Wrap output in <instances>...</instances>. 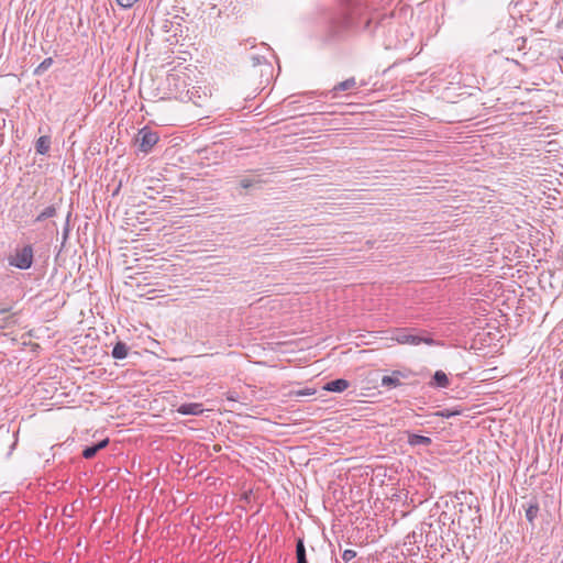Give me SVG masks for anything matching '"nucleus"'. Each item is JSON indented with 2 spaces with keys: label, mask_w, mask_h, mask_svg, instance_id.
Masks as SVG:
<instances>
[{
  "label": "nucleus",
  "mask_w": 563,
  "mask_h": 563,
  "mask_svg": "<svg viewBox=\"0 0 563 563\" xmlns=\"http://www.w3.org/2000/svg\"><path fill=\"white\" fill-rule=\"evenodd\" d=\"M366 5L362 0H344L340 13L332 21L335 32L353 27L361 23Z\"/></svg>",
  "instance_id": "obj_1"
},
{
  "label": "nucleus",
  "mask_w": 563,
  "mask_h": 563,
  "mask_svg": "<svg viewBox=\"0 0 563 563\" xmlns=\"http://www.w3.org/2000/svg\"><path fill=\"white\" fill-rule=\"evenodd\" d=\"M394 340L399 344L419 345L424 343L427 345H434L437 341L429 335L418 333L416 329H397L394 333Z\"/></svg>",
  "instance_id": "obj_2"
},
{
  "label": "nucleus",
  "mask_w": 563,
  "mask_h": 563,
  "mask_svg": "<svg viewBox=\"0 0 563 563\" xmlns=\"http://www.w3.org/2000/svg\"><path fill=\"white\" fill-rule=\"evenodd\" d=\"M34 262V250L31 244L15 249L14 253L8 257V263L21 271L32 267Z\"/></svg>",
  "instance_id": "obj_3"
},
{
  "label": "nucleus",
  "mask_w": 563,
  "mask_h": 563,
  "mask_svg": "<svg viewBox=\"0 0 563 563\" xmlns=\"http://www.w3.org/2000/svg\"><path fill=\"white\" fill-rule=\"evenodd\" d=\"M158 141V133L148 126H144L139 130V133L135 137V143L139 145V151L144 154L152 152L153 147L157 144Z\"/></svg>",
  "instance_id": "obj_4"
},
{
  "label": "nucleus",
  "mask_w": 563,
  "mask_h": 563,
  "mask_svg": "<svg viewBox=\"0 0 563 563\" xmlns=\"http://www.w3.org/2000/svg\"><path fill=\"white\" fill-rule=\"evenodd\" d=\"M207 93L201 91V87L189 86L188 89L177 91L176 99L181 102H192L197 107H202L207 99Z\"/></svg>",
  "instance_id": "obj_5"
},
{
  "label": "nucleus",
  "mask_w": 563,
  "mask_h": 563,
  "mask_svg": "<svg viewBox=\"0 0 563 563\" xmlns=\"http://www.w3.org/2000/svg\"><path fill=\"white\" fill-rule=\"evenodd\" d=\"M190 78L187 74H169L167 76L168 89L170 93L174 95L176 99L177 91L179 92L181 89H188L190 86Z\"/></svg>",
  "instance_id": "obj_6"
},
{
  "label": "nucleus",
  "mask_w": 563,
  "mask_h": 563,
  "mask_svg": "<svg viewBox=\"0 0 563 563\" xmlns=\"http://www.w3.org/2000/svg\"><path fill=\"white\" fill-rule=\"evenodd\" d=\"M410 374V371H393L389 375H384L382 377L380 385L388 389L399 387L401 385V379L409 378Z\"/></svg>",
  "instance_id": "obj_7"
},
{
  "label": "nucleus",
  "mask_w": 563,
  "mask_h": 563,
  "mask_svg": "<svg viewBox=\"0 0 563 563\" xmlns=\"http://www.w3.org/2000/svg\"><path fill=\"white\" fill-rule=\"evenodd\" d=\"M176 411L183 416H200L205 409L200 402H186L181 404Z\"/></svg>",
  "instance_id": "obj_8"
},
{
  "label": "nucleus",
  "mask_w": 563,
  "mask_h": 563,
  "mask_svg": "<svg viewBox=\"0 0 563 563\" xmlns=\"http://www.w3.org/2000/svg\"><path fill=\"white\" fill-rule=\"evenodd\" d=\"M356 88H357L356 79L354 77H350V78L336 84L329 91V93L331 95L332 98H335V97H338V93L340 91H346V90H352V89H356Z\"/></svg>",
  "instance_id": "obj_9"
},
{
  "label": "nucleus",
  "mask_w": 563,
  "mask_h": 563,
  "mask_svg": "<svg viewBox=\"0 0 563 563\" xmlns=\"http://www.w3.org/2000/svg\"><path fill=\"white\" fill-rule=\"evenodd\" d=\"M429 386L432 388H448L450 379L443 371H437L429 382Z\"/></svg>",
  "instance_id": "obj_10"
},
{
  "label": "nucleus",
  "mask_w": 563,
  "mask_h": 563,
  "mask_svg": "<svg viewBox=\"0 0 563 563\" xmlns=\"http://www.w3.org/2000/svg\"><path fill=\"white\" fill-rule=\"evenodd\" d=\"M109 444V439H103L92 445H88L82 450V457L86 460H90L96 456V454L104 449Z\"/></svg>",
  "instance_id": "obj_11"
},
{
  "label": "nucleus",
  "mask_w": 563,
  "mask_h": 563,
  "mask_svg": "<svg viewBox=\"0 0 563 563\" xmlns=\"http://www.w3.org/2000/svg\"><path fill=\"white\" fill-rule=\"evenodd\" d=\"M349 386H350V383L346 379L338 378V379L328 382L323 388L331 393H342L345 389H347Z\"/></svg>",
  "instance_id": "obj_12"
},
{
  "label": "nucleus",
  "mask_w": 563,
  "mask_h": 563,
  "mask_svg": "<svg viewBox=\"0 0 563 563\" xmlns=\"http://www.w3.org/2000/svg\"><path fill=\"white\" fill-rule=\"evenodd\" d=\"M407 442L411 446H428L432 443L431 438L408 432Z\"/></svg>",
  "instance_id": "obj_13"
},
{
  "label": "nucleus",
  "mask_w": 563,
  "mask_h": 563,
  "mask_svg": "<svg viewBox=\"0 0 563 563\" xmlns=\"http://www.w3.org/2000/svg\"><path fill=\"white\" fill-rule=\"evenodd\" d=\"M51 148V137L48 135H42L35 143V152L40 155H46Z\"/></svg>",
  "instance_id": "obj_14"
},
{
  "label": "nucleus",
  "mask_w": 563,
  "mask_h": 563,
  "mask_svg": "<svg viewBox=\"0 0 563 563\" xmlns=\"http://www.w3.org/2000/svg\"><path fill=\"white\" fill-rule=\"evenodd\" d=\"M296 560H297V563H308L306 547H305L303 538H301V537H298L296 539Z\"/></svg>",
  "instance_id": "obj_15"
},
{
  "label": "nucleus",
  "mask_w": 563,
  "mask_h": 563,
  "mask_svg": "<svg viewBox=\"0 0 563 563\" xmlns=\"http://www.w3.org/2000/svg\"><path fill=\"white\" fill-rule=\"evenodd\" d=\"M128 345L122 341H118L112 349L111 355L115 360H123L128 356Z\"/></svg>",
  "instance_id": "obj_16"
},
{
  "label": "nucleus",
  "mask_w": 563,
  "mask_h": 563,
  "mask_svg": "<svg viewBox=\"0 0 563 563\" xmlns=\"http://www.w3.org/2000/svg\"><path fill=\"white\" fill-rule=\"evenodd\" d=\"M538 514L539 504L537 501L530 503L529 506L526 508V518L531 525H533V521L538 517Z\"/></svg>",
  "instance_id": "obj_17"
},
{
  "label": "nucleus",
  "mask_w": 563,
  "mask_h": 563,
  "mask_svg": "<svg viewBox=\"0 0 563 563\" xmlns=\"http://www.w3.org/2000/svg\"><path fill=\"white\" fill-rule=\"evenodd\" d=\"M56 207L54 205H51L46 207L36 218L35 222H42L48 218H53L56 216Z\"/></svg>",
  "instance_id": "obj_18"
},
{
  "label": "nucleus",
  "mask_w": 563,
  "mask_h": 563,
  "mask_svg": "<svg viewBox=\"0 0 563 563\" xmlns=\"http://www.w3.org/2000/svg\"><path fill=\"white\" fill-rule=\"evenodd\" d=\"M54 60L52 57H47L45 58L35 69H34V75H42L44 74L52 65H53Z\"/></svg>",
  "instance_id": "obj_19"
},
{
  "label": "nucleus",
  "mask_w": 563,
  "mask_h": 563,
  "mask_svg": "<svg viewBox=\"0 0 563 563\" xmlns=\"http://www.w3.org/2000/svg\"><path fill=\"white\" fill-rule=\"evenodd\" d=\"M422 537V532L418 533L416 531H412L410 533H408L406 536V539H405V544H409V545H412V544H416L417 542H419V538Z\"/></svg>",
  "instance_id": "obj_20"
},
{
  "label": "nucleus",
  "mask_w": 563,
  "mask_h": 563,
  "mask_svg": "<svg viewBox=\"0 0 563 563\" xmlns=\"http://www.w3.org/2000/svg\"><path fill=\"white\" fill-rule=\"evenodd\" d=\"M261 180L260 179H253V178H242L240 180V187L243 188V189H250L252 188L255 184H260Z\"/></svg>",
  "instance_id": "obj_21"
},
{
  "label": "nucleus",
  "mask_w": 563,
  "mask_h": 563,
  "mask_svg": "<svg viewBox=\"0 0 563 563\" xmlns=\"http://www.w3.org/2000/svg\"><path fill=\"white\" fill-rule=\"evenodd\" d=\"M250 62L253 66L262 65L266 62V58L262 55L253 54L250 56Z\"/></svg>",
  "instance_id": "obj_22"
},
{
  "label": "nucleus",
  "mask_w": 563,
  "mask_h": 563,
  "mask_svg": "<svg viewBox=\"0 0 563 563\" xmlns=\"http://www.w3.org/2000/svg\"><path fill=\"white\" fill-rule=\"evenodd\" d=\"M356 556V551L354 550H351V549H346L343 551L342 553V560L344 562H350L352 561L354 558Z\"/></svg>",
  "instance_id": "obj_23"
},
{
  "label": "nucleus",
  "mask_w": 563,
  "mask_h": 563,
  "mask_svg": "<svg viewBox=\"0 0 563 563\" xmlns=\"http://www.w3.org/2000/svg\"><path fill=\"white\" fill-rule=\"evenodd\" d=\"M296 394H297V396H310V395L314 394V390L302 389V390H298Z\"/></svg>",
  "instance_id": "obj_24"
},
{
  "label": "nucleus",
  "mask_w": 563,
  "mask_h": 563,
  "mask_svg": "<svg viewBox=\"0 0 563 563\" xmlns=\"http://www.w3.org/2000/svg\"><path fill=\"white\" fill-rule=\"evenodd\" d=\"M518 49H522L525 47V44L527 40L525 37H519L516 40Z\"/></svg>",
  "instance_id": "obj_25"
},
{
  "label": "nucleus",
  "mask_w": 563,
  "mask_h": 563,
  "mask_svg": "<svg viewBox=\"0 0 563 563\" xmlns=\"http://www.w3.org/2000/svg\"><path fill=\"white\" fill-rule=\"evenodd\" d=\"M11 310V307L9 306H5V307H1L0 308V313L3 314V313H7Z\"/></svg>",
  "instance_id": "obj_26"
},
{
  "label": "nucleus",
  "mask_w": 563,
  "mask_h": 563,
  "mask_svg": "<svg viewBox=\"0 0 563 563\" xmlns=\"http://www.w3.org/2000/svg\"><path fill=\"white\" fill-rule=\"evenodd\" d=\"M441 416H442V417H450V416H451V413H446V415L442 413Z\"/></svg>",
  "instance_id": "obj_27"
},
{
  "label": "nucleus",
  "mask_w": 563,
  "mask_h": 563,
  "mask_svg": "<svg viewBox=\"0 0 563 563\" xmlns=\"http://www.w3.org/2000/svg\"><path fill=\"white\" fill-rule=\"evenodd\" d=\"M369 21H371L369 19H366L365 24L368 25Z\"/></svg>",
  "instance_id": "obj_28"
}]
</instances>
